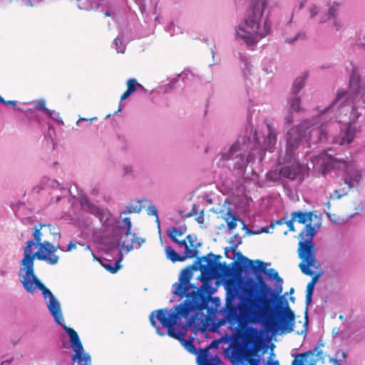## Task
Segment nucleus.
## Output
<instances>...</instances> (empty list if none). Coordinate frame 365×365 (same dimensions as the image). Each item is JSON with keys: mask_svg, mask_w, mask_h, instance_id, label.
Instances as JSON below:
<instances>
[{"mask_svg": "<svg viewBox=\"0 0 365 365\" xmlns=\"http://www.w3.org/2000/svg\"><path fill=\"white\" fill-rule=\"evenodd\" d=\"M192 277V271L187 267L182 269L178 278V281L173 285V294L180 299L184 297L186 299L180 304L171 309L167 308L160 309L153 312L150 317L151 325L155 328L156 332L164 336L155 320V317L167 329V334L178 341L190 353L196 355L197 351L194 345L193 339H185L187 329L195 322L198 312L207 308L208 297L202 290L190 283Z\"/></svg>", "mask_w": 365, "mask_h": 365, "instance_id": "nucleus-1", "label": "nucleus"}, {"mask_svg": "<svg viewBox=\"0 0 365 365\" xmlns=\"http://www.w3.org/2000/svg\"><path fill=\"white\" fill-rule=\"evenodd\" d=\"M23 266L19 271L20 282L24 288L29 293L33 294L36 289H39L44 299L49 298L47 307L53 317L55 322L61 325L70 337L71 346L75 351L73 356V361H78L81 365H91V357L88 354H83V347L77 332L72 328L64 324V319L62 315L61 304L52 292L37 278L34 273V265L21 263Z\"/></svg>", "mask_w": 365, "mask_h": 365, "instance_id": "nucleus-2", "label": "nucleus"}, {"mask_svg": "<svg viewBox=\"0 0 365 365\" xmlns=\"http://www.w3.org/2000/svg\"><path fill=\"white\" fill-rule=\"evenodd\" d=\"M257 281L258 283L253 284L247 292L250 314L257 318L261 314L266 315L272 312V299L268 298V295L272 294L277 299L282 328L287 333L292 332L294 324L295 314L289 307L285 297L284 295L277 296L274 294L262 277H257Z\"/></svg>", "mask_w": 365, "mask_h": 365, "instance_id": "nucleus-3", "label": "nucleus"}, {"mask_svg": "<svg viewBox=\"0 0 365 365\" xmlns=\"http://www.w3.org/2000/svg\"><path fill=\"white\" fill-rule=\"evenodd\" d=\"M329 150L321 153L312 160L314 166H319L323 175H325L331 169L343 170L345 173L344 182L341 184L339 189L335 190L331 194L330 200H339L347 195L349 191L359 185L361 175L356 168L354 161H346L337 159L329 153Z\"/></svg>", "mask_w": 365, "mask_h": 365, "instance_id": "nucleus-4", "label": "nucleus"}, {"mask_svg": "<svg viewBox=\"0 0 365 365\" xmlns=\"http://www.w3.org/2000/svg\"><path fill=\"white\" fill-rule=\"evenodd\" d=\"M267 6L266 0H251V4L244 19L245 28L239 26L236 29V36L247 45L253 46L259 38L269 34L271 22L263 14Z\"/></svg>", "mask_w": 365, "mask_h": 365, "instance_id": "nucleus-5", "label": "nucleus"}, {"mask_svg": "<svg viewBox=\"0 0 365 365\" xmlns=\"http://www.w3.org/2000/svg\"><path fill=\"white\" fill-rule=\"evenodd\" d=\"M291 216H293V220H297L299 223L306 225L304 229L299 235L300 240L298 243L297 252L298 257L304 260V262L301 264L302 271L310 274L307 266L316 263L313 237L320 226V219L310 211L306 212H292Z\"/></svg>", "mask_w": 365, "mask_h": 365, "instance_id": "nucleus-6", "label": "nucleus"}, {"mask_svg": "<svg viewBox=\"0 0 365 365\" xmlns=\"http://www.w3.org/2000/svg\"><path fill=\"white\" fill-rule=\"evenodd\" d=\"M349 93L353 101L349 120L346 127L341 128L340 134L334 138L333 141L340 145L351 143L356 134L360 132V126L354 125V123L365 110V89L360 85L359 77L355 75H352L350 78Z\"/></svg>", "mask_w": 365, "mask_h": 365, "instance_id": "nucleus-7", "label": "nucleus"}, {"mask_svg": "<svg viewBox=\"0 0 365 365\" xmlns=\"http://www.w3.org/2000/svg\"><path fill=\"white\" fill-rule=\"evenodd\" d=\"M287 135L286 153L289 158L301 143L304 142L310 147L327 139V130L324 125L317 126L307 120L290 129Z\"/></svg>", "mask_w": 365, "mask_h": 365, "instance_id": "nucleus-8", "label": "nucleus"}, {"mask_svg": "<svg viewBox=\"0 0 365 365\" xmlns=\"http://www.w3.org/2000/svg\"><path fill=\"white\" fill-rule=\"evenodd\" d=\"M34 245V242L29 240L24 249V257L21 261V263L29 264L31 267L34 265V259L36 258L39 260L47 262L49 264L55 265L58 262L59 256L55 253L58 250H61L60 245L54 246L48 241L43 242L41 245V250L35 253L31 252V247Z\"/></svg>", "mask_w": 365, "mask_h": 365, "instance_id": "nucleus-9", "label": "nucleus"}, {"mask_svg": "<svg viewBox=\"0 0 365 365\" xmlns=\"http://www.w3.org/2000/svg\"><path fill=\"white\" fill-rule=\"evenodd\" d=\"M237 335L242 340V342L246 346L256 345L260 338V332L257 328L249 327L244 322L237 329Z\"/></svg>", "mask_w": 365, "mask_h": 365, "instance_id": "nucleus-10", "label": "nucleus"}, {"mask_svg": "<svg viewBox=\"0 0 365 365\" xmlns=\"http://www.w3.org/2000/svg\"><path fill=\"white\" fill-rule=\"evenodd\" d=\"M166 257L169 259L172 262H183L187 259H192L198 256L199 251L194 249H188L186 247V250L184 251L182 255H180L175 252V250L170 246H168L165 249Z\"/></svg>", "mask_w": 365, "mask_h": 365, "instance_id": "nucleus-11", "label": "nucleus"}, {"mask_svg": "<svg viewBox=\"0 0 365 365\" xmlns=\"http://www.w3.org/2000/svg\"><path fill=\"white\" fill-rule=\"evenodd\" d=\"M218 341L214 340L206 348L201 349L197 356V360L199 365H220L222 361L218 356H215L211 359H208L209 349L212 347H217Z\"/></svg>", "mask_w": 365, "mask_h": 365, "instance_id": "nucleus-12", "label": "nucleus"}, {"mask_svg": "<svg viewBox=\"0 0 365 365\" xmlns=\"http://www.w3.org/2000/svg\"><path fill=\"white\" fill-rule=\"evenodd\" d=\"M225 318L231 324H234L235 323L238 322L239 327L244 322L250 321L248 317L240 316L238 308L230 302H227L226 304Z\"/></svg>", "mask_w": 365, "mask_h": 365, "instance_id": "nucleus-13", "label": "nucleus"}, {"mask_svg": "<svg viewBox=\"0 0 365 365\" xmlns=\"http://www.w3.org/2000/svg\"><path fill=\"white\" fill-rule=\"evenodd\" d=\"M302 261L299 264V267L301 269V272L307 275L312 277L311 281L309 282L313 285L315 286V284L318 281L319 278L321 277V275L323 274V272L321 270V264L320 262L317 259V257H315V261L316 263L313 264V265H308L307 268L308 270L311 272L310 274H308L307 272H304L301 267V264L304 262L303 259H301Z\"/></svg>", "mask_w": 365, "mask_h": 365, "instance_id": "nucleus-14", "label": "nucleus"}, {"mask_svg": "<svg viewBox=\"0 0 365 365\" xmlns=\"http://www.w3.org/2000/svg\"><path fill=\"white\" fill-rule=\"evenodd\" d=\"M217 257H220V256L217 257L210 252L206 256L197 258V262L199 264V267L202 273L214 268L216 264L215 259Z\"/></svg>", "mask_w": 365, "mask_h": 365, "instance_id": "nucleus-15", "label": "nucleus"}, {"mask_svg": "<svg viewBox=\"0 0 365 365\" xmlns=\"http://www.w3.org/2000/svg\"><path fill=\"white\" fill-rule=\"evenodd\" d=\"M301 168L298 165L284 166L280 170V174L289 180H294L300 174Z\"/></svg>", "mask_w": 365, "mask_h": 365, "instance_id": "nucleus-16", "label": "nucleus"}, {"mask_svg": "<svg viewBox=\"0 0 365 365\" xmlns=\"http://www.w3.org/2000/svg\"><path fill=\"white\" fill-rule=\"evenodd\" d=\"M196 240V236L193 235H188L185 240H179L177 239L175 242L177 243L180 247H185V250H186V247L188 249L195 248L197 250V248L201 246V243H195Z\"/></svg>", "mask_w": 365, "mask_h": 365, "instance_id": "nucleus-17", "label": "nucleus"}, {"mask_svg": "<svg viewBox=\"0 0 365 365\" xmlns=\"http://www.w3.org/2000/svg\"><path fill=\"white\" fill-rule=\"evenodd\" d=\"M242 262L245 264V267H251L253 272L255 274L264 272L267 269V264L261 260H256L255 263L257 265L253 264V261L248 259L246 257H242Z\"/></svg>", "mask_w": 365, "mask_h": 365, "instance_id": "nucleus-18", "label": "nucleus"}, {"mask_svg": "<svg viewBox=\"0 0 365 365\" xmlns=\"http://www.w3.org/2000/svg\"><path fill=\"white\" fill-rule=\"evenodd\" d=\"M145 240L138 237L135 235H133V237L131 239L130 242L123 240L121 242V247L125 250L126 252H129L133 250L135 247L139 248L144 243Z\"/></svg>", "mask_w": 365, "mask_h": 365, "instance_id": "nucleus-19", "label": "nucleus"}, {"mask_svg": "<svg viewBox=\"0 0 365 365\" xmlns=\"http://www.w3.org/2000/svg\"><path fill=\"white\" fill-rule=\"evenodd\" d=\"M127 90L121 95L120 101L127 99L132 93H133L138 87L142 88V85L138 83L135 78H129L127 82Z\"/></svg>", "mask_w": 365, "mask_h": 365, "instance_id": "nucleus-20", "label": "nucleus"}, {"mask_svg": "<svg viewBox=\"0 0 365 365\" xmlns=\"http://www.w3.org/2000/svg\"><path fill=\"white\" fill-rule=\"evenodd\" d=\"M98 261L101 263V264L109 272L114 274L116 273L120 268L121 264L120 262L122 260V257H120L115 262L112 264L110 262H103L101 259H97Z\"/></svg>", "mask_w": 365, "mask_h": 365, "instance_id": "nucleus-21", "label": "nucleus"}, {"mask_svg": "<svg viewBox=\"0 0 365 365\" xmlns=\"http://www.w3.org/2000/svg\"><path fill=\"white\" fill-rule=\"evenodd\" d=\"M46 227V224H39L38 225H35L34 227V232L33 236L34 238V245L36 244L38 247V251L41 250V245H42L43 242H41V237L43 235V233L41 232L42 228Z\"/></svg>", "mask_w": 365, "mask_h": 365, "instance_id": "nucleus-22", "label": "nucleus"}, {"mask_svg": "<svg viewBox=\"0 0 365 365\" xmlns=\"http://www.w3.org/2000/svg\"><path fill=\"white\" fill-rule=\"evenodd\" d=\"M296 221L295 220H293V216H291V219L289 220H287L285 217L282 218L279 220H277L274 223H272L270 227H273L274 225H287L288 227V230L284 232V235H287L289 231L294 232V222Z\"/></svg>", "mask_w": 365, "mask_h": 365, "instance_id": "nucleus-23", "label": "nucleus"}, {"mask_svg": "<svg viewBox=\"0 0 365 365\" xmlns=\"http://www.w3.org/2000/svg\"><path fill=\"white\" fill-rule=\"evenodd\" d=\"M225 220L229 230H232L237 227L238 219L230 210L226 213Z\"/></svg>", "mask_w": 365, "mask_h": 365, "instance_id": "nucleus-24", "label": "nucleus"}, {"mask_svg": "<svg viewBox=\"0 0 365 365\" xmlns=\"http://www.w3.org/2000/svg\"><path fill=\"white\" fill-rule=\"evenodd\" d=\"M268 277L270 279H274L279 292L282 291V279L279 276L278 272L274 269H269Z\"/></svg>", "mask_w": 365, "mask_h": 365, "instance_id": "nucleus-25", "label": "nucleus"}, {"mask_svg": "<svg viewBox=\"0 0 365 365\" xmlns=\"http://www.w3.org/2000/svg\"><path fill=\"white\" fill-rule=\"evenodd\" d=\"M132 223L130 219L128 217H124L122 220V223L118 225L120 230H126L124 235L128 237L131 234Z\"/></svg>", "mask_w": 365, "mask_h": 365, "instance_id": "nucleus-26", "label": "nucleus"}, {"mask_svg": "<svg viewBox=\"0 0 365 365\" xmlns=\"http://www.w3.org/2000/svg\"><path fill=\"white\" fill-rule=\"evenodd\" d=\"M305 77H299L295 79L293 83L292 93L297 95L300 90L304 87L305 82Z\"/></svg>", "mask_w": 365, "mask_h": 365, "instance_id": "nucleus-27", "label": "nucleus"}, {"mask_svg": "<svg viewBox=\"0 0 365 365\" xmlns=\"http://www.w3.org/2000/svg\"><path fill=\"white\" fill-rule=\"evenodd\" d=\"M167 234L173 242H176L177 236H182L183 232L176 227H172L167 230Z\"/></svg>", "mask_w": 365, "mask_h": 365, "instance_id": "nucleus-28", "label": "nucleus"}, {"mask_svg": "<svg viewBox=\"0 0 365 365\" xmlns=\"http://www.w3.org/2000/svg\"><path fill=\"white\" fill-rule=\"evenodd\" d=\"M239 150L240 143L238 141H237L231 146L230 150L227 153H224L222 155V159L225 160H229L231 158L232 155H234Z\"/></svg>", "mask_w": 365, "mask_h": 365, "instance_id": "nucleus-29", "label": "nucleus"}, {"mask_svg": "<svg viewBox=\"0 0 365 365\" xmlns=\"http://www.w3.org/2000/svg\"><path fill=\"white\" fill-rule=\"evenodd\" d=\"M289 105L292 111L299 112L301 110L300 99L297 96V95H294V96L290 99Z\"/></svg>", "mask_w": 365, "mask_h": 365, "instance_id": "nucleus-30", "label": "nucleus"}, {"mask_svg": "<svg viewBox=\"0 0 365 365\" xmlns=\"http://www.w3.org/2000/svg\"><path fill=\"white\" fill-rule=\"evenodd\" d=\"M46 227L48 229L49 233L54 239L59 240L61 238V233L58 227L53 226L51 224H46Z\"/></svg>", "mask_w": 365, "mask_h": 365, "instance_id": "nucleus-31", "label": "nucleus"}, {"mask_svg": "<svg viewBox=\"0 0 365 365\" xmlns=\"http://www.w3.org/2000/svg\"><path fill=\"white\" fill-rule=\"evenodd\" d=\"M141 211V207L140 206H126L125 210L120 213V217H122L123 215L130 214V213H140Z\"/></svg>", "mask_w": 365, "mask_h": 365, "instance_id": "nucleus-32", "label": "nucleus"}, {"mask_svg": "<svg viewBox=\"0 0 365 365\" xmlns=\"http://www.w3.org/2000/svg\"><path fill=\"white\" fill-rule=\"evenodd\" d=\"M36 108L43 110L49 117L53 118V111L46 107V102L44 100H40L37 102Z\"/></svg>", "mask_w": 365, "mask_h": 365, "instance_id": "nucleus-33", "label": "nucleus"}, {"mask_svg": "<svg viewBox=\"0 0 365 365\" xmlns=\"http://www.w3.org/2000/svg\"><path fill=\"white\" fill-rule=\"evenodd\" d=\"M148 214L149 215L155 216V222L158 224V225L160 226V220L158 215V210L155 205H151L148 207Z\"/></svg>", "mask_w": 365, "mask_h": 365, "instance_id": "nucleus-34", "label": "nucleus"}, {"mask_svg": "<svg viewBox=\"0 0 365 365\" xmlns=\"http://www.w3.org/2000/svg\"><path fill=\"white\" fill-rule=\"evenodd\" d=\"M91 212L99 217L103 214L102 210H101L98 207H96L95 205H92L91 207Z\"/></svg>", "mask_w": 365, "mask_h": 365, "instance_id": "nucleus-35", "label": "nucleus"}, {"mask_svg": "<svg viewBox=\"0 0 365 365\" xmlns=\"http://www.w3.org/2000/svg\"><path fill=\"white\" fill-rule=\"evenodd\" d=\"M0 103L6 106H16V102L15 101H5L1 96H0Z\"/></svg>", "mask_w": 365, "mask_h": 365, "instance_id": "nucleus-36", "label": "nucleus"}, {"mask_svg": "<svg viewBox=\"0 0 365 365\" xmlns=\"http://www.w3.org/2000/svg\"><path fill=\"white\" fill-rule=\"evenodd\" d=\"M205 214H204V210H202L200 214L198 215V216L195 218V220L197 223L202 225L204 223V221H205Z\"/></svg>", "mask_w": 365, "mask_h": 365, "instance_id": "nucleus-37", "label": "nucleus"}, {"mask_svg": "<svg viewBox=\"0 0 365 365\" xmlns=\"http://www.w3.org/2000/svg\"><path fill=\"white\" fill-rule=\"evenodd\" d=\"M314 289V285L308 283L307 285L306 294L312 295Z\"/></svg>", "mask_w": 365, "mask_h": 365, "instance_id": "nucleus-38", "label": "nucleus"}, {"mask_svg": "<svg viewBox=\"0 0 365 365\" xmlns=\"http://www.w3.org/2000/svg\"><path fill=\"white\" fill-rule=\"evenodd\" d=\"M198 210H197V205L194 204L192 205V210L190 212H189L187 215V217H190L195 215H197Z\"/></svg>", "mask_w": 365, "mask_h": 365, "instance_id": "nucleus-39", "label": "nucleus"}, {"mask_svg": "<svg viewBox=\"0 0 365 365\" xmlns=\"http://www.w3.org/2000/svg\"><path fill=\"white\" fill-rule=\"evenodd\" d=\"M77 244H78V243H77L76 242H73V241L71 242L68 244V247H67V250H66V251H67V252H70V251H71L73 249L76 248Z\"/></svg>", "mask_w": 365, "mask_h": 365, "instance_id": "nucleus-40", "label": "nucleus"}, {"mask_svg": "<svg viewBox=\"0 0 365 365\" xmlns=\"http://www.w3.org/2000/svg\"><path fill=\"white\" fill-rule=\"evenodd\" d=\"M345 96H346V93H344V92L339 93L337 94L335 102L340 101L341 100H342L345 97Z\"/></svg>", "mask_w": 365, "mask_h": 365, "instance_id": "nucleus-41", "label": "nucleus"}, {"mask_svg": "<svg viewBox=\"0 0 365 365\" xmlns=\"http://www.w3.org/2000/svg\"><path fill=\"white\" fill-rule=\"evenodd\" d=\"M310 11V16L311 17H314L317 14V7L315 6H313L309 9Z\"/></svg>", "mask_w": 365, "mask_h": 365, "instance_id": "nucleus-42", "label": "nucleus"}, {"mask_svg": "<svg viewBox=\"0 0 365 365\" xmlns=\"http://www.w3.org/2000/svg\"><path fill=\"white\" fill-rule=\"evenodd\" d=\"M336 10H337L336 7V8L334 6L331 7L329 9V15L330 16H333L334 17L335 16V12H336Z\"/></svg>", "mask_w": 365, "mask_h": 365, "instance_id": "nucleus-43", "label": "nucleus"}, {"mask_svg": "<svg viewBox=\"0 0 365 365\" xmlns=\"http://www.w3.org/2000/svg\"><path fill=\"white\" fill-rule=\"evenodd\" d=\"M312 297V295L306 294L305 303H306L307 307L311 304Z\"/></svg>", "mask_w": 365, "mask_h": 365, "instance_id": "nucleus-44", "label": "nucleus"}, {"mask_svg": "<svg viewBox=\"0 0 365 365\" xmlns=\"http://www.w3.org/2000/svg\"><path fill=\"white\" fill-rule=\"evenodd\" d=\"M268 138L270 141V143L273 140L274 143L276 141V136L275 135H274L272 133H269V135H268Z\"/></svg>", "mask_w": 365, "mask_h": 365, "instance_id": "nucleus-45", "label": "nucleus"}, {"mask_svg": "<svg viewBox=\"0 0 365 365\" xmlns=\"http://www.w3.org/2000/svg\"><path fill=\"white\" fill-rule=\"evenodd\" d=\"M242 229H243L244 230H246V232H247V233L248 235H253V234H254V233H253L250 230H249L248 228H247L246 225H245L244 223H243V227H242Z\"/></svg>", "mask_w": 365, "mask_h": 365, "instance_id": "nucleus-46", "label": "nucleus"}, {"mask_svg": "<svg viewBox=\"0 0 365 365\" xmlns=\"http://www.w3.org/2000/svg\"><path fill=\"white\" fill-rule=\"evenodd\" d=\"M113 43H115L116 48H118V44L121 43V41L118 38H115L113 41Z\"/></svg>", "mask_w": 365, "mask_h": 365, "instance_id": "nucleus-47", "label": "nucleus"}, {"mask_svg": "<svg viewBox=\"0 0 365 365\" xmlns=\"http://www.w3.org/2000/svg\"><path fill=\"white\" fill-rule=\"evenodd\" d=\"M308 355V353H303V354H299L298 355L299 357H300L302 359H305Z\"/></svg>", "mask_w": 365, "mask_h": 365, "instance_id": "nucleus-48", "label": "nucleus"}, {"mask_svg": "<svg viewBox=\"0 0 365 365\" xmlns=\"http://www.w3.org/2000/svg\"><path fill=\"white\" fill-rule=\"evenodd\" d=\"M272 325L274 328H278L279 327V323L277 322V321H273L272 322Z\"/></svg>", "mask_w": 365, "mask_h": 365, "instance_id": "nucleus-49", "label": "nucleus"}, {"mask_svg": "<svg viewBox=\"0 0 365 365\" xmlns=\"http://www.w3.org/2000/svg\"><path fill=\"white\" fill-rule=\"evenodd\" d=\"M26 5H27L28 6H34V4H33V3H32V0H27Z\"/></svg>", "mask_w": 365, "mask_h": 365, "instance_id": "nucleus-50", "label": "nucleus"}, {"mask_svg": "<svg viewBox=\"0 0 365 365\" xmlns=\"http://www.w3.org/2000/svg\"><path fill=\"white\" fill-rule=\"evenodd\" d=\"M327 216L329 217V218L331 221H333V222H336V220H335L334 219H332V218H331V214H330V213L327 212Z\"/></svg>", "mask_w": 365, "mask_h": 365, "instance_id": "nucleus-51", "label": "nucleus"}, {"mask_svg": "<svg viewBox=\"0 0 365 365\" xmlns=\"http://www.w3.org/2000/svg\"><path fill=\"white\" fill-rule=\"evenodd\" d=\"M305 319H306V322H305L304 326L307 328V323H308V318H307V314H306V316H305Z\"/></svg>", "mask_w": 365, "mask_h": 365, "instance_id": "nucleus-52", "label": "nucleus"}, {"mask_svg": "<svg viewBox=\"0 0 365 365\" xmlns=\"http://www.w3.org/2000/svg\"><path fill=\"white\" fill-rule=\"evenodd\" d=\"M327 208H328V210H329V209H330V207H331V203H330V202H329V201H328V202H327Z\"/></svg>", "mask_w": 365, "mask_h": 365, "instance_id": "nucleus-53", "label": "nucleus"}, {"mask_svg": "<svg viewBox=\"0 0 365 365\" xmlns=\"http://www.w3.org/2000/svg\"><path fill=\"white\" fill-rule=\"evenodd\" d=\"M262 232H268V228H267V227H263V228H262Z\"/></svg>", "mask_w": 365, "mask_h": 365, "instance_id": "nucleus-54", "label": "nucleus"}, {"mask_svg": "<svg viewBox=\"0 0 365 365\" xmlns=\"http://www.w3.org/2000/svg\"><path fill=\"white\" fill-rule=\"evenodd\" d=\"M334 365H341L336 359H334Z\"/></svg>", "mask_w": 365, "mask_h": 365, "instance_id": "nucleus-55", "label": "nucleus"}, {"mask_svg": "<svg viewBox=\"0 0 365 365\" xmlns=\"http://www.w3.org/2000/svg\"><path fill=\"white\" fill-rule=\"evenodd\" d=\"M110 16V14L108 11H106L105 13V16Z\"/></svg>", "mask_w": 365, "mask_h": 365, "instance_id": "nucleus-56", "label": "nucleus"}, {"mask_svg": "<svg viewBox=\"0 0 365 365\" xmlns=\"http://www.w3.org/2000/svg\"><path fill=\"white\" fill-rule=\"evenodd\" d=\"M278 364V361H275L274 362H272V365H277Z\"/></svg>", "mask_w": 365, "mask_h": 365, "instance_id": "nucleus-57", "label": "nucleus"}, {"mask_svg": "<svg viewBox=\"0 0 365 365\" xmlns=\"http://www.w3.org/2000/svg\"><path fill=\"white\" fill-rule=\"evenodd\" d=\"M287 120H288L289 123H291L292 122V120L289 118H287Z\"/></svg>", "mask_w": 365, "mask_h": 365, "instance_id": "nucleus-58", "label": "nucleus"}, {"mask_svg": "<svg viewBox=\"0 0 365 365\" xmlns=\"http://www.w3.org/2000/svg\"><path fill=\"white\" fill-rule=\"evenodd\" d=\"M304 6V3H301L300 4V9L302 8Z\"/></svg>", "mask_w": 365, "mask_h": 365, "instance_id": "nucleus-59", "label": "nucleus"}, {"mask_svg": "<svg viewBox=\"0 0 365 365\" xmlns=\"http://www.w3.org/2000/svg\"><path fill=\"white\" fill-rule=\"evenodd\" d=\"M121 110H122L121 107H119V108H118V112L121 111Z\"/></svg>", "mask_w": 365, "mask_h": 365, "instance_id": "nucleus-60", "label": "nucleus"}, {"mask_svg": "<svg viewBox=\"0 0 365 365\" xmlns=\"http://www.w3.org/2000/svg\"><path fill=\"white\" fill-rule=\"evenodd\" d=\"M5 363H6V361H3V362H1V365H4Z\"/></svg>", "mask_w": 365, "mask_h": 365, "instance_id": "nucleus-61", "label": "nucleus"}, {"mask_svg": "<svg viewBox=\"0 0 365 365\" xmlns=\"http://www.w3.org/2000/svg\"><path fill=\"white\" fill-rule=\"evenodd\" d=\"M294 292V289L291 288L290 292Z\"/></svg>", "mask_w": 365, "mask_h": 365, "instance_id": "nucleus-62", "label": "nucleus"}]
</instances>
